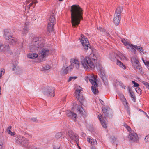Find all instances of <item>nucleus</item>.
<instances>
[{
    "label": "nucleus",
    "mask_w": 149,
    "mask_h": 149,
    "mask_svg": "<svg viewBox=\"0 0 149 149\" xmlns=\"http://www.w3.org/2000/svg\"><path fill=\"white\" fill-rule=\"evenodd\" d=\"M33 3L34 2H32V1H31V3L30 4V6H31Z\"/></svg>",
    "instance_id": "57"
},
{
    "label": "nucleus",
    "mask_w": 149,
    "mask_h": 149,
    "mask_svg": "<svg viewBox=\"0 0 149 149\" xmlns=\"http://www.w3.org/2000/svg\"><path fill=\"white\" fill-rule=\"evenodd\" d=\"M53 149H59V148L58 146H54Z\"/></svg>",
    "instance_id": "50"
},
{
    "label": "nucleus",
    "mask_w": 149,
    "mask_h": 149,
    "mask_svg": "<svg viewBox=\"0 0 149 149\" xmlns=\"http://www.w3.org/2000/svg\"><path fill=\"white\" fill-rule=\"evenodd\" d=\"M53 51L52 49L45 48L41 50L39 52L40 56L42 58H44L51 53Z\"/></svg>",
    "instance_id": "9"
},
{
    "label": "nucleus",
    "mask_w": 149,
    "mask_h": 149,
    "mask_svg": "<svg viewBox=\"0 0 149 149\" xmlns=\"http://www.w3.org/2000/svg\"><path fill=\"white\" fill-rule=\"evenodd\" d=\"M87 141L92 145H97V142L95 139H93L91 138H88L87 139Z\"/></svg>",
    "instance_id": "24"
},
{
    "label": "nucleus",
    "mask_w": 149,
    "mask_h": 149,
    "mask_svg": "<svg viewBox=\"0 0 149 149\" xmlns=\"http://www.w3.org/2000/svg\"><path fill=\"white\" fill-rule=\"evenodd\" d=\"M51 66L49 65L46 64L43 65L41 68V70L43 71H46L50 69Z\"/></svg>",
    "instance_id": "28"
},
{
    "label": "nucleus",
    "mask_w": 149,
    "mask_h": 149,
    "mask_svg": "<svg viewBox=\"0 0 149 149\" xmlns=\"http://www.w3.org/2000/svg\"><path fill=\"white\" fill-rule=\"evenodd\" d=\"M79 40L84 49L86 50H88V48H89L90 45L87 38L83 35L81 34Z\"/></svg>",
    "instance_id": "8"
},
{
    "label": "nucleus",
    "mask_w": 149,
    "mask_h": 149,
    "mask_svg": "<svg viewBox=\"0 0 149 149\" xmlns=\"http://www.w3.org/2000/svg\"><path fill=\"white\" fill-rule=\"evenodd\" d=\"M1 93V88H0V95Z\"/></svg>",
    "instance_id": "58"
},
{
    "label": "nucleus",
    "mask_w": 149,
    "mask_h": 149,
    "mask_svg": "<svg viewBox=\"0 0 149 149\" xmlns=\"http://www.w3.org/2000/svg\"><path fill=\"white\" fill-rule=\"evenodd\" d=\"M116 58L117 59L116 62L117 65L121 68L125 69L126 68V67L118 59H120L121 60H123L125 58V56L121 53H119L117 55Z\"/></svg>",
    "instance_id": "12"
},
{
    "label": "nucleus",
    "mask_w": 149,
    "mask_h": 149,
    "mask_svg": "<svg viewBox=\"0 0 149 149\" xmlns=\"http://www.w3.org/2000/svg\"><path fill=\"white\" fill-rule=\"evenodd\" d=\"M62 135V133L61 132H58L57 133L55 136V137L57 139L60 138Z\"/></svg>",
    "instance_id": "34"
},
{
    "label": "nucleus",
    "mask_w": 149,
    "mask_h": 149,
    "mask_svg": "<svg viewBox=\"0 0 149 149\" xmlns=\"http://www.w3.org/2000/svg\"><path fill=\"white\" fill-rule=\"evenodd\" d=\"M90 82L92 84L91 89L94 94H96L98 92L97 89L95 88L97 84L96 82V79L94 75L91 76L89 79Z\"/></svg>",
    "instance_id": "6"
},
{
    "label": "nucleus",
    "mask_w": 149,
    "mask_h": 149,
    "mask_svg": "<svg viewBox=\"0 0 149 149\" xmlns=\"http://www.w3.org/2000/svg\"><path fill=\"white\" fill-rule=\"evenodd\" d=\"M7 132L11 136H14L15 134V132H12L11 130L7 131Z\"/></svg>",
    "instance_id": "37"
},
{
    "label": "nucleus",
    "mask_w": 149,
    "mask_h": 149,
    "mask_svg": "<svg viewBox=\"0 0 149 149\" xmlns=\"http://www.w3.org/2000/svg\"><path fill=\"white\" fill-rule=\"evenodd\" d=\"M54 89L52 87H49L46 89L45 94L48 96L53 97L54 96Z\"/></svg>",
    "instance_id": "16"
},
{
    "label": "nucleus",
    "mask_w": 149,
    "mask_h": 149,
    "mask_svg": "<svg viewBox=\"0 0 149 149\" xmlns=\"http://www.w3.org/2000/svg\"><path fill=\"white\" fill-rule=\"evenodd\" d=\"M2 71H1L0 72V78H1V76L2 75Z\"/></svg>",
    "instance_id": "54"
},
{
    "label": "nucleus",
    "mask_w": 149,
    "mask_h": 149,
    "mask_svg": "<svg viewBox=\"0 0 149 149\" xmlns=\"http://www.w3.org/2000/svg\"><path fill=\"white\" fill-rule=\"evenodd\" d=\"M55 24V19L54 16H51L49 20V22L47 26V29L50 32L53 31V26Z\"/></svg>",
    "instance_id": "10"
},
{
    "label": "nucleus",
    "mask_w": 149,
    "mask_h": 149,
    "mask_svg": "<svg viewBox=\"0 0 149 149\" xmlns=\"http://www.w3.org/2000/svg\"><path fill=\"white\" fill-rule=\"evenodd\" d=\"M110 140L113 143L116 140V138L113 136H112L110 138Z\"/></svg>",
    "instance_id": "44"
},
{
    "label": "nucleus",
    "mask_w": 149,
    "mask_h": 149,
    "mask_svg": "<svg viewBox=\"0 0 149 149\" xmlns=\"http://www.w3.org/2000/svg\"><path fill=\"white\" fill-rule=\"evenodd\" d=\"M131 63L132 66L136 70L140 71L141 70V68L140 65L138 60L134 57H133L131 59Z\"/></svg>",
    "instance_id": "11"
},
{
    "label": "nucleus",
    "mask_w": 149,
    "mask_h": 149,
    "mask_svg": "<svg viewBox=\"0 0 149 149\" xmlns=\"http://www.w3.org/2000/svg\"><path fill=\"white\" fill-rule=\"evenodd\" d=\"M36 0H29V1H32V2H34V3H36Z\"/></svg>",
    "instance_id": "53"
},
{
    "label": "nucleus",
    "mask_w": 149,
    "mask_h": 149,
    "mask_svg": "<svg viewBox=\"0 0 149 149\" xmlns=\"http://www.w3.org/2000/svg\"><path fill=\"white\" fill-rule=\"evenodd\" d=\"M11 126H10L8 128L7 130V131H8V130H10V129H11Z\"/></svg>",
    "instance_id": "49"
},
{
    "label": "nucleus",
    "mask_w": 149,
    "mask_h": 149,
    "mask_svg": "<svg viewBox=\"0 0 149 149\" xmlns=\"http://www.w3.org/2000/svg\"><path fill=\"white\" fill-rule=\"evenodd\" d=\"M70 65L67 67L65 70L67 71H71L74 67L76 69L79 68L80 64L79 60L77 58H71L70 60Z\"/></svg>",
    "instance_id": "4"
},
{
    "label": "nucleus",
    "mask_w": 149,
    "mask_h": 149,
    "mask_svg": "<svg viewBox=\"0 0 149 149\" xmlns=\"http://www.w3.org/2000/svg\"><path fill=\"white\" fill-rule=\"evenodd\" d=\"M28 32V30L27 29V27H25L24 28L22 32V34L24 35L27 34V33Z\"/></svg>",
    "instance_id": "36"
},
{
    "label": "nucleus",
    "mask_w": 149,
    "mask_h": 149,
    "mask_svg": "<svg viewBox=\"0 0 149 149\" xmlns=\"http://www.w3.org/2000/svg\"><path fill=\"white\" fill-rule=\"evenodd\" d=\"M12 70L15 71L17 69V66L16 65H13L12 66Z\"/></svg>",
    "instance_id": "41"
},
{
    "label": "nucleus",
    "mask_w": 149,
    "mask_h": 149,
    "mask_svg": "<svg viewBox=\"0 0 149 149\" xmlns=\"http://www.w3.org/2000/svg\"><path fill=\"white\" fill-rule=\"evenodd\" d=\"M99 71L100 72V75L101 78L104 82L106 81L107 79L105 75V72L104 69L103 68H100Z\"/></svg>",
    "instance_id": "18"
},
{
    "label": "nucleus",
    "mask_w": 149,
    "mask_h": 149,
    "mask_svg": "<svg viewBox=\"0 0 149 149\" xmlns=\"http://www.w3.org/2000/svg\"><path fill=\"white\" fill-rule=\"evenodd\" d=\"M132 82L134 84V87H138L139 86V84L137 83L134 81H132Z\"/></svg>",
    "instance_id": "39"
},
{
    "label": "nucleus",
    "mask_w": 149,
    "mask_h": 149,
    "mask_svg": "<svg viewBox=\"0 0 149 149\" xmlns=\"http://www.w3.org/2000/svg\"><path fill=\"white\" fill-rule=\"evenodd\" d=\"M128 138L131 141H135L137 140L138 138L137 135L134 132L129 133Z\"/></svg>",
    "instance_id": "17"
},
{
    "label": "nucleus",
    "mask_w": 149,
    "mask_h": 149,
    "mask_svg": "<svg viewBox=\"0 0 149 149\" xmlns=\"http://www.w3.org/2000/svg\"><path fill=\"white\" fill-rule=\"evenodd\" d=\"M74 107L75 109L74 111H78L81 114L84 116H86V113L85 111L83 109V108L81 106L76 104Z\"/></svg>",
    "instance_id": "15"
},
{
    "label": "nucleus",
    "mask_w": 149,
    "mask_h": 149,
    "mask_svg": "<svg viewBox=\"0 0 149 149\" xmlns=\"http://www.w3.org/2000/svg\"><path fill=\"white\" fill-rule=\"evenodd\" d=\"M136 91L139 93H141V90L138 87H137L135 89Z\"/></svg>",
    "instance_id": "42"
},
{
    "label": "nucleus",
    "mask_w": 149,
    "mask_h": 149,
    "mask_svg": "<svg viewBox=\"0 0 149 149\" xmlns=\"http://www.w3.org/2000/svg\"><path fill=\"white\" fill-rule=\"evenodd\" d=\"M59 1H63V0H58Z\"/></svg>",
    "instance_id": "59"
},
{
    "label": "nucleus",
    "mask_w": 149,
    "mask_h": 149,
    "mask_svg": "<svg viewBox=\"0 0 149 149\" xmlns=\"http://www.w3.org/2000/svg\"><path fill=\"white\" fill-rule=\"evenodd\" d=\"M140 111H141V109H140Z\"/></svg>",
    "instance_id": "60"
},
{
    "label": "nucleus",
    "mask_w": 149,
    "mask_h": 149,
    "mask_svg": "<svg viewBox=\"0 0 149 149\" xmlns=\"http://www.w3.org/2000/svg\"><path fill=\"white\" fill-rule=\"evenodd\" d=\"M123 102V103L125 107H127V101L126 99L125 100H123L122 101Z\"/></svg>",
    "instance_id": "43"
},
{
    "label": "nucleus",
    "mask_w": 149,
    "mask_h": 149,
    "mask_svg": "<svg viewBox=\"0 0 149 149\" xmlns=\"http://www.w3.org/2000/svg\"><path fill=\"white\" fill-rule=\"evenodd\" d=\"M144 113L146 115V117L149 119V116H148V115L145 112H144Z\"/></svg>",
    "instance_id": "56"
},
{
    "label": "nucleus",
    "mask_w": 149,
    "mask_h": 149,
    "mask_svg": "<svg viewBox=\"0 0 149 149\" xmlns=\"http://www.w3.org/2000/svg\"><path fill=\"white\" fill-rule=\"evenodd\" d=\"M136 49H137L138 50L139 52L141 54H144V52L143 50L142 47H141L139 46H136Z\"/></svg>",
    "instance_id": "30"
},
{
    "label": "nucleus",
    "mask_w": 149,
    "mask_h": 149,
    "mask_svg": "<svg viewBox=\"0 0 149 149\" xmlns=\"http://www.w3.org/2000/svg\"><path fill=\"white\" fill-rule=\"evenodd\" d=\"M145 65L147 67L148 69L149 70V61H145L142 59Z\"/></svg>",
    "instance_id": "33"
},
{
    "label": "nucleus",
    "mask_w": 149,
    "mask_h": 149,
    "mask_svg": "<svg viewBox=\"0 0 149 149\" xmlns=\"http://www.w3.org/2000/svg\"><path fill=\"white\" fill-rule=\"evenodd\" d=\"M98 29L100 31H102L103 30L102 28L101 27H99V28H98Z\"/></svg>",
    "instance_id": "52"
},
{
    "label": "nucleus",
    "mask_w": 149,
    "mask_h": 149,
    "mask_svg": "<svg viewBox=\"0 0 149 149\" xmlns=\"http://www.w3.org/2000/svg\"><path fill=\"white\" fill-rule=\"evenodd\" d=\"M80 148V149H81L80 148Z\"/></svg>",
    "instance_id": "62"
},
{
    "label": "nucleus",
    "mask_w": 149,
    "mask_h": 149,
    "mask_svg": "<svg viewBox=\"0 0 149 149\" xmlns=\"http://www.w3.org/2000/svg\"><path fill=\"white\" fill-rule=\"evenodd\" d=\"M122 6H119L116 8L115 14H118V15H120L122 12Z\"/></svg>",
    "instance_id": "29"
},
{
    "label": "nucleus",
    "mask_w": 149,
    "mask_h": 149,
    "mask_svg": "<svg viewBox=\"0 0 149 149\" xmlns=\"http://www.w3.org/2000/svg\"><path fill=\"white\" fill-rule=\"evenodd\" d=\"M10 48L9 44L5 43H0V52L4 53L5 54H12L13 52L10 50Z\"/></svg>",
    "instance_id": "5"
},
{
    "label": "nucleus",
    "mask_w": 149,
    "mask_h": 149,
    "mask_svg": "<svg viewBox=\"0 0 149 149\" xmlns=\"http://www.w3.org/2000/svg\"><path fill=\"white\" fill-rule=\"evenodd\" d=\"M121 42L129 51L135 53L136 47V45L131 44L129 41L125 40L124 39L121 40Z\"/></svg>",
    "instance_id": "7"
},
{
    "label": "nucleus",
    "mask_w": 149,
    "mask_h": 149,
    "mask_svg": "<svg viewBox=\"0 0 149 149\" xmlns=\"http://www.w3.org/2000/svg\"><path fill=\"white\" fill-rule=\"evenodd\" d=\"M77 78L76 77H70L68 81H70L72 79H75Z\"/></svg>",
    "instance_id": "45"
},
{
    "label": "nucleus",
    "mask_w": 149,
    "mask_h": 149,
    "mask_svg": "<svg viewBox=\"0 0 149 149\" xmlns=\"http://www.w3.org/2000/svg\"><path fill=\"white\" fill-rule=\"evenodd\" d=\"M27 57L29 58L34 59L38 57V55L36 53H29L27 54Z\"/></svg>",
    "instance_id": "22"
},
{
    "label": "nucleus",
    "mask_w": 149,
    "mask_h": 149,
    "mask_svg": "<svg viewBox=\"0 0 149 149\" xmlns=\"http://www.w3.org/2000/svg\"><path fill=\"white\" fill-rule=\"evenodd\" d=\"M71 12L72 27H77L82 19L83 10L79 5H73L71 7Z\"/></svg>",
    "instance_id": "1"
},
{
    "label": "nucleus",
    "mask_w": 149,
    "mask_h": 149,
    "mask_svg": "<svg viewBox=\"0 0 149 149\" xmlns=\"http://www.w3.org/2000/svg\"><path fill=\"white\" fill-rule=\"evenodd\" d=\"M23 137L22 136H18L15 138L16 142L18 144H22L23 141Z\"/></svg>",
    "instance_id": "26"
},
{
    "label": "nucleus",
    "mask_w": 149,
    "mask_h": 149,
    "mask_svg": "<svg viewBox=\"0 0 149 149\" xmlns=\"http://www.w3.org/2000/svg\"><path fill=\"white\" fill-rule=\"evenodd\" d=\"M98 118L100 120L102 127L104 128H106L107 127V125L104 120V119H106V118L104 117V118L103 117H102V115H100L98 116Z\"/></svg>",
    "instance_id": "20"
},
{
    "label": "nucleus",
    "mask_w": 149,
    "mask_h": 149,
    "mask_svg": "<svg viewBox=\"0 0 149 149\" xmlns=\"http://www.w3.org/2000/svg\"><path fill=\"white\" fill-rule=\"evenodd\" d=\"M66 113L67 115L73 120H75L77 117V115L76 113L70 111H67Z\"/></svg>",
    "instance_id": "19"
},
{
    "label": "nucleus",
    "mask_w": 149,
    "mask_h": 149,
    "mask_svg": "<svg viewBox=\"0 0 149 149\" xmlns=\"http://www.w3.org/2000/svg\"><path fill=\"white\" fill-rule=\"evenodd\" d=\"M44 39L43 38H36L35 39L33 44L30 47L31 51L35 52L38 50V49L42 47L44 45Z\"/></svg>",
    "instance_id": "3"
},
{
    "label": "nucleus",
    "mask_w": 149,
    "mask_h": 149,
    "mask_svg": "<svg viewBox=\"0 0 149 149\" xmlns=\"http://www.w3.org/2000/svg\"><path fill=\"white\" fill-rule=\"evenodd\" d=\"M149 135H148L147 136H146L145 138V141L146 142H147L149 141Z\"/></svg>",
    "instance_id": "40"
},
{
    "label": "nucleus",
    "mask_w": 149,
    "mask_h": 149,
    "mask_svg": "<svg viewBox=\"0 0 149 149\" xmlns=\"http://www.w3.org/2000/svg\"><path fill=\"white\" fill-rule=\"evenodd\" d=\"M102 111L103 113H108V111L105 108H104L102 109Z\"/></svg>",
    "instance_id": "46"
},
{
    "label": "nucleus",
    "mask_w": 149,
    "mask_h": 149,
    "mask_svg": "<svg viewBox=\"0 0 149 149\" xmlns=\"http://www.w3.org/2000/svg\"><path fill=\"white\" fill-rule=\"evenodd\" d=\"M92 61L95 60L96 58V52L95 50H93L92 53L90 55V57Z\"/></svg>",
    "instance_id": "23"
},
{
    "label": "nucleus",
    "mask_w": 149,
    "mask_h": 149,
    "mask_svg": "<svg viewBox=\"0 0 149 149\" xmlns=\"http://www.w3.org/2000/svg\"><path fill=\"white\" fill-rule=\"evenodd\" d=\"M4 37L6 40H9L12 37L8 33L5 31L4 34Z\"/></svg>",
    "instance_id": "27"
},
{
    "label": "nucleus",
    "mask_w": 149,
    "mask_h": 149,
    "mask_svg": "<svg viewBox=\"0 0 149 149\" xmlns=\"http://www.w3.org/2000/svg\"><path fill=\"white\" fill-rule=\"evenodd\" d=\"M124 126L129 132V133H130V132H134L131 130V129L130 127L128 126L127 124H124Z\"/></svg>",
    "instance_id": "31"
},
{
    "label": "nucleus",
    "mask_w": 149,
    "mask_h": 149,
    "mask_svg": "<svg viewBox=\"0 0 149 149\" xmlns=\"http://www.w3.org/2000/svg\"><path fill=\"white\" fill-rule=\"evenodd\" d=\"M29 142V140L23 137V141L22 142V144L24 146H26L25 144Z\"/></svg>",
    "instance_id": "32"
},
{
    "label": "nucleus",
    "mask_w": 149,
    "mask_h": 149,
    "mask_svg": "<svg viewBox=\"0 0 149 149\" xmlns=\"http://www.w3.org/2000/svg\"><path fill=\"white\" fill-rule=\"evenodd\" d=\"M91 149H96V148L95 147L93 146H92L91 147Z\"/></svg>",
    "instance_id": "55"
},
{
    "label": "nucleus",
    "mask_w": 149,
    "mask_h": 149,
    "mask_svg": "<svg viewBox=\"0 0 149 149\" xmlns=\"http://www.w3.org/2000/svg\"><path fill=\"white\" fill-rule=\"evenodd\" d=\"M68 135L71 141L77 142L78 140V135L72 131L70 130L68 132Z\"/></svg>",
    "instance_id": "14"
},
{
    "label": "nucleus",
    "mask_w": 149,
    "mask_h": 149,
    "mask_svg": "<svg viewBox=\"0 0 149 149\" xmlns=\"http://www.w3.org/2000/svg\"><path fill=\"white\" fill-rule=\"evenodd\" d=\"M36 118H33L32 119V120L33 122H35V121H36Z\"/></svg>",
    "instance_id": "51"
},
{
    "label": "nucleus",
    "mask_w": 149,
    "mask_h": 149,
    "mask_svg": "<svg viewBox=\"0 0 149 149\" xmlns=\"http://www.w3.org/2000/svg\"><path fill=\"white\" fill-rule=\"evenodd\" d=\"M119 96L122 101L123 100H125L126 99L124 96L122 94H120L119 95Z\"/></svg>",
    "instance_id": "38"
},
{
    "label": "nucleus",
    "mask_w": 149,
    "mask_h": 149,
    "mask_svg": "<svg viewBox=\"0 0 149 149\" xmlns=\"http://www.w3.org/2000/svg\"><path fill=\"white\" fill-rule=\"evenodd\" d=\"M120 85L123 88L125 89L126 87L123 84H120Z\"/></svg>",
    "instance_id": "48"
},
{
    "label": "nucleus",
    "mask_w": 149,
    "mask_h": 149,
    "mask_svg": "<svg viewBox=\"0 0 149 149\" xmlns=\"http://www.w3.org/2000/svg\"><path fill=\"white\" fill-rule=\"evenodd\" d=\"M9 41L11 44L14 45L17 42L18 40L17 38L12 37Z\"/></svg>",
    "instance_id": "25"
},
{
    "label": "nucleus",
    "mask_w": 149,
    "mask_h": 149,
    "mask_svg": "<svg viewBox=\"0 0 149 149\" xmlns=\"http://www.w3.org/2000/svg\"><path fill=\"white\" fill-rule=\"evenodd\" d=\"M142 83L145 86L147 89L149 90V83L144 81H142Z\"/></svg>",
    "instance_id": "35"
},
{
    "label": "nucleus",
    "mask_w": 149,
    "mask_h": 149,
    "mask_svg": "<svg viewBox=\"0 0 149 149\" xmlns=\"http://www.w3.org/2000/svg\"><path fill=\"white\" fill-rule=\"evenodd\" d=\"M129 92L130 93V95L131 96V97L132 98H134V95H133V93L131 92V91H130V89H129Z\"/></svg>",
    "instance_id": "47"
},
{
    "label": "nucleus",
    "mask_w": 149,
    "mask_h": 149,
    "mask_svg": "<svg viewBox=\"0 0 149 149\" xmlns=\"http://www.w3.org/2000/svg\"><path fill=\"white\" fill-rule=\"evenodd\" d=\"M120 20V15L117 14H115L113 18V22L116 25H118L119 24Z\"/></svg>",
    "instance_id": "21"
},
{
    "label": "nucleus",
    "mask_w": 149,
    "mask_h": 149,
    "mask_svg": "<svg viewBox=\"0 0 149 149\" xmlns=\"http://www.w3.org/2000/svg\"><path fill=\"white\" fill-rule=\"evenodd\" d=\"M75 96L76 97L79 101L83 100L82 95L80 93V92L82 91V88L79 86H76L75 87Z\"/></svg>",
    "instance_id": "13"
},
{
    "label": "nucleus",
    "mask_w": 149,
    "mask_h": 149,
    "mask_svg": "<svg viewBox=\"0 0 149 149\" xmlns=\"http://www.w3.org/2000/svg\"><path fill=\"white\" fill-rule=\"evenodd\" d=\"M27 1H29V0H27Z\"/></svg>",
    "instance_id": "61"
},
{
    "label": "nucleus",
    "mask_w": 149,
    "mask_h": 149,
    "mask_svg": "<svg viewBox=\"0 0 149 149\" xmlns=\"http://www.w3.org/2000/svg\"><path fill=\"white\" fill-rule=\"evenodd\" d=\"M81 63L83 68L86 70L93 69L95 65L92 59L88 57H83L81 58Z\"/></svg>",
    "instance_id": "2"
}]
</instances>
